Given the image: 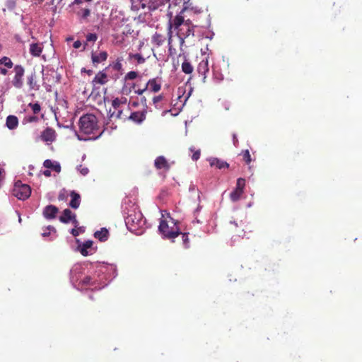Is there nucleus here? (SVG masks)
I'll use <instances>...</instances> for the list:
<instances>
[{
    "instance_id": "ea45409f",
    "label": "nucleus",
    "mask_w": 362,
    "mask_h": 362,
    "mask_svg": "<svg viewBox=\"0 0 362 362\" xmlns=\"http://www.w3.org/2000/svg\"><path fill=\"white\" fill-rule=\"evenodd\" d=\"M90 14V10L89 8H83L81 11V16L83 18H87Z\"/></svg>"
},
{
    "instance_id": "f3484780",
    "label": "nucleus",
    "mask_w": 362,
    "mask_h": 362,
    "mask_svg": "<svg viewBox=\"0 0 362 362\" xmlns=\"http://www.w3.org/2000/svg\"><path fill=\"white\" fill-rule=\"evenodd\" d=\"M27 83L30 90H37L40 89V85L37 84V75L35 71L30 74L27 78Z\"/></svg>"
},
{
    "instance_id": "72a5a7b5",
    "label": "nucleus",
    "mask_w": 362,
    "mask_h": 362,
    "mask_svg": "<svg viewBox=\"0 0 362 362\" xmlns=\"http://www.w3.org/2000/svg\"><path fill=\"white\" fill-rule=\"evenodd\" d=\"M182 234V244L185 248H189V233H180Z\"/></svg>"
},
{
    "instance_id": "4c0bfd02",
    "label": "nucleus",
    "mask_w": 362,
    "mask_h": 362,
    "mask_svg": "<svg viewBox=\"0 0 362 362\" xmlns=\"http://www.w3.org/2000/svg\"><path fill=\"white\" fill-rule=\"evenodd\" d=\"M189 150L193 153L192 156V158L193 160H197L199 157H200V155H201V152H200V150H197V151H194V149L193 148H190Z\"/></svg>"
},
{
    "instance_id": "a211bd4d",
    "label": "nucleus",
    "mask_w": 362,
    "mask_h": 362,
    "mask_svg": "<svg viewBox=\"0 0 362 362\" xmlns=\"http://www.w3.org/2000/svg\"><path fill=\"white\" fill-rule=\"evenodd\" d=\"M71 199L69 202V206L73 209H78L81 204V196L78 193L72 191L70 194Z\"/></svg>"
},
{
    "instance_id": "864d4df0",
    "label": "nucleus",
    "mask_w": 362,
    "mask_h": 362,
    "mask_svg": "<svg viewBox=\"0 0 362 362\" xmlns=\"http://www.w3.org/2000/svg\"><path fill=\"white\" fill-rule=\"evenodd\" d=\"M49 235V232H47H47H44V233H42V235L43 237H47V236H48Z\"/></svg>"
},
{
    "instance_id": "bf43d9fd",
    "label": "nucleus",
    "mask_w": 362,
    "mask_h": 362,
    "mask_svg": "<svg viewBox=\"0 0 362 362\" xmlns=\"http://www.w3.org/2000/svg\"><path fill=\"white\" fill-rule=\"evenodd\" d=\"M132 105L134 106V107H136L137 106V103L134 102V103H133Z\"/></svg>"
},
{
    "instance_id": "79ce46f5",
    "label": "nucleus",
    "mask_w": 362,
    "mask_h": 362,
    "mask_svg": "<svg viewBox=\"0 0 362 362\" xmlns=\"http://www.w3.org/2000/svg\"><path fill=\"white\" fill-rule=\"evenodd\" d=\"M25 121L29 123L37 122L39 120L37 116H29L25 118Z\"/></svg>"
},
{
    "instance_id": "a878e982",
    "label": "nucleus",
    "mask_w": 362,
    "mask_h": 362,
    "mask_svg": "<svg viewBox=\"0 0 362 362\" xmlns=\"http://www.w3.org/2000/svg\"><path fill=\"white\" fill-rule=\"evenodd\" d=\"M109 235L108 230L103 228L100 230H98L94 233V237L98 238L101 242H105L107 240Z\"/></svg>"
},
{
    "instance_id": "7ed1b4c3",
    "label": "nucleus",
    "mask_w": 362,
    "mask_h": 362,
    "mask_svg": "<svg viewBox=\"0 0 362 362\" xmlns=\"http://www.w3.org/2000/svg\"><path fill=\"white\" fill-rule=\"evenodd\" d=\"M169 218V221H160L158 230L165 238L173 240L177 237L181 232L177 226V222L171 217Z\"/></svg>"
},
{
    "instance_id": "b1692460",
    "label": "nucleus",
    "mask_w": 362,
    "mask_h": 362,
    "mask_svg": "<svg viewBox=\"0 0 362 362\" xmlns=\"http://www.w3.org/2000/svg\"><path fill=\"white\" fill-rule=\"evenodd\" d=\"M210 165L211 166H215L218 169L228 168L229 167L228 163L216 158H212L210 160Z\"/></svg>"
},
{
    "instance_id": "6ab92c4d",
    "label": "nucleus",
    "mask_w": 362,
    "mask_h": 362,
    "mask_svg": "<svg viewBox=\"0 0 362 362\" xmlns=\"http://www.w3.org/2000/svg\"><path fill=\"white\" fill-rule=\"evenodd\" d=\"M107 58V53L105 51L100 52L98 54L93 52L91 55L92 62L95 65L105 61Z\"/></svg>"
},
{
    "instance_id": "4d7b16f0",
    "label": "nucleus",
    "mask_w": 362,
    "mask_h": 362,
    "mask_svg": "<svg viewBox=\"0 0 362 362\" xmlns=\"http://www.w3.org/2000/svg\"><path fill=\"white\" fill-rule=\"evenodd\" d=\"M78 138L79 140H87V139L81 138L79 135H78Z\"/></svg>"
},
{
    "instance_id": "39448f33",
    "label": "nucleus",
    "mask_w": 362,
    "mask_h": 362,
    "mask_svg": "<svg viewBox=\"0 0 362 362\" xmlns=\"http://www.w3.org/2000/svg\"><path fill=\"white\" fill-rule=\"evenodd\" d=\"M31 194V188L27 184H23L21 180L14 183L12 194L20 200L27 199Z\"/></svg>"
},
{
    "instance_id": "7c9ffc66",
    "label": "nucleus",
    "mask_w": 362,
    "mask_h": 362,
    "mask_svg": "<svg viewBox=\"0 0 362 362\" xmlns=\"http://www.w3.org/2000/svg\"><path fill=\"white\" fill-rule=\"evenodd\" d=\"M132 88L134 90V93L139 95H143L148 90L146 83L141 87L139 83H135L132 85Z\"/></svg>"
},
{
    "instance_id": "4be33fe9",
    "label": "nucleus",
    "mask_w": 362,
    "mask_h": 362,
    "mask_svg": "<svg viewBox=\"0 0 362 362\" xmlns=\"http://www.w3.org/2000/svg\"><path fill=\"white\" fill-rule=\"evenodd\" d=\"M165 37L162 34L156 33L151 38V42L156 47H160L164 44Z\"/></svg>"
},
{
    "instance_id": "5701e85b",
    "label": "nucleus",
    "mask_w": 362,
    "mask_h": 362,
    "mask_svg": "<svg viewBox=\"0 0 362 362\" xmlns=\"http://www.w3.org/2000/svg\"><path fill=\"white\" fill-rule=\"evenodd\" d=\"M95 284V280H94L90 276H84L80 281L78 285L81 288H87L88 286H93Z\"/></svg>"
},
{
    "instance_id": "2eb2a0df",
    "label": "nucleus",
    "mask_w": 362,
    "mask_h": 362,
    "mask_svg": "<svg viewBox=\"0 0 362 362\" xmlns=\"http://www.w3.org/2000/svg\"><path fill=\"white\" fill-rule=\"evenodd\" d=\"M58 211L59 209L57 206L48 205L44 209L43 215L47 219H52L56 217Z\"/></svg>"
},
{
    "instance_id": "c85d7f7f",
    "label": "nucleus",
    "mask_w": 362,
    "mask_h": 362,
    "mask_svg": "<svg viewBox=\"0 0 362 362\" xmlns=\"http://www.w3.org/2000/svg\"><path fill=\"white\" fill-rule=\"evenodd\" d=\"M127 98L124 97H122L120 98H117L114 99L112 102V105L114 108V110H117L119 108H122L123 106H125L127 103Z\"/></svg>"
},
{
    "instance_id": "4468645a",
    "label": "nucleus",
    "mask_w": 362,
    "mask_h": 362,
    "mask_svg": "<svg viewBox=\"0 0 362 362\" xmlns=\"http://www.w3.org/2000/svg\"><path fill=\"white\" fill-rule=\"evenodd\" d=\"M146 84L147 88H149V90L153 93H157L161 89V83L158 78L150 79Z\"/></svg>"
},
{
    "instance_id": "20e7f679",
    "label": "nucleus",
    "mask_w": 362,
    "mask_h": 362,
    "mask_svg": "<svg viewBox=\"0 0 362 362\" xmlns=\"http://www.w3.org/2000/svg\"><path fill=\"white\" fill-rule=\"evenodd\" d=\"M124 221L129 230L136 233L143 224V215L136 207H133L127 213Z\"/></svg>"
},
{
    "instance_id": "3c124183",
    "label": "nucleus",
    "mask_w": 362,
    "mask_h": 362,
    "mask_svg": "<svg viewBox=\"0 0 362 362\" xmlns=\"http://www.w3.org/2000/svg\"><path fill=\"white\" fill-rule=\"evenodd\" d=\"M43 175L46 177H49L51 176V172L49 170H45L44 172H43Z\"/></svg>"
},
{
    "instance_id": "2f4dec72",
    "label": "nucleus",
    "mask_w": 362,
    "mask_h": 362,
    "mask_svg": "<svg viewBox=\"0 0 362 362\" xmlns=\"http://www.w3.org/2000/svg\"><path fill=\"white\" fill-rule=\"evenodd\" d=\"M243 190L239 189H235L230 194V198L233 202L239 200L243 194Z\"/></svg>"
},
{
    "instance_id": "c03bdc74",
    "label": "nucleus",
    "mask_w": 362,
    "mask_h": 362,
    "mask_svg": "<svg viewBox=\"0 0 362 362\" xmlns=\"http://www.w3.org/2000/svg\"><path fill=\"white\" fill-rule=\"evenodd\" d=\"M122 65L119 61H117L113 65V69L116 71H120L122 69Z\"/></svg>"
},
{
    "instance_id": "cd10ccee",
    "label": "nucleus",
    "mask_w": 362,
    "mask_h": 362,
    "mask_svg": "<svg viewBox=\"0 0 362 362\" xmlns=\"http://www.w3.org/2000/svg\"><path fill=\"white\" fill-rule=\"evenodd\" d=\"M44 167L47 169H52L57 173H59L61 171V166L59 163H54L51 160L47 159L44 161L43 163Z\"/></svg>"
},
{
    "instance_id": "c756f323",
    "label": "nucleus",
    "mask_w": 362,
    "mask_h": 362,
    "mask_svg": "<svg viewBox=\"0 0 362 362\" xmlns=\"http://www.w3.org/2000/svg\"><path fill=\"white\" fill-rule=\"evenodd\" d=\"M42 52V48L38 43H33L30 46V53L34 57H39Z\"/></svg>"
},
{
    "instance_id": "f257e3e1",
    "label": "nucleus",
    "mask_w": 362,
    "mask_h": 362,
    "mask_svg": "<svg viewBox=\"0 0 362 362\" xmlns=\"http://www.w3.org/2000/svg\"><path fill=\"white\" fill-rule=\"evenodd\" d=\"M186 8L177 14L175 17L170 13V18L168 25V45L170 46L172 42L173 32H176V35L181 39L182 42L184 39L189 36L194 35V25L190 19H185V13Z\"/></svg>"
},
{
    "instance_id": "aec40b11",
    "label": "nucleus",
    "mask_w": 362,
    "mask_h": 362,
    "mask_svg": "<svg viewBox=\"0 0 362 362\" xmlns=\"http://www.w3.org/2000/svg\"><path fill=\"white\" fill-rule=\"evenodd\" d=\"M108 81L107 75L104 71L98 72L93 80V83L104 85Z\"/></svg>"
},
{
    "instance_id": "680f3d73",
    "label": "nucleus",
    "mask_w": 362,
    "mask_h": 362,
    "mask_svg": "<svg viewBox=\"0 0 362 362\" xmlns=\"http://www.w3.org/2000/svg\"><path fill=\"white\" fill-rule=\"evenodd\" d=\"M86 171H88V169H86V170H83V174H86Z\"/></svg>"
},
{
    "instance_id": "603ef678",
    "label": "nucleus",
    "mask_w": 362,
    "mask_h": 362,
    "mask_svg": "<svg viewBox=\"0 0 362 362\" xmlns=\"http://www.w3.org/2000/svg\"><path fill=\"white\" fill-rule=\"evenodd\" d=\"M84 71H86L88 75H91L93 74V71L92 70H86L84 69Z\"/></svg>"
},
{
    "instance_id": "bb28decb",
    "label": "nucleus",
    "mask_w": 362,
    "mask_h": 362,
    "mask_svg": "<svg viewBox=\"0 0 362 362\" xmlns=\"http://www.w3.org/2000/svg\"><path fill=\"white\" fill-rule=\"evenodd\" d=\"M74 214H72L71 211L69 209H66L63 211L62 215L59 216V221L62 223H67L71 220Z\"/></svg>"
},
{
    "instance_id": "8fccbe9b",
    "label": "nucleus",
    "mask_w": 362,
    "mask_h": 362,
    "mask_svg": "<svg viewBox=\"0 0 362 362\" xmlns=\"http://www.w3.org/2000/svg\"><path fill=\"white\" fill-rule=\"evenodd\" d=\"M141 103L146 107H147V105H146V98L145 97H142L141 99Z\"/></svg>"
},
{
    "instance_id": "de8ad7c7",
    "label": "nucleus",
    "mask_w": 362,
    "mask_h": 362,
    "mask_svg": "<svg viewBox=\"0 0 362 362\" xmlns=\"http://www.w3.org/2000/svg\"><path fill=\"white\" fill-rule=\"evenodd\" d=\"M71 233L74 236L76 237L79 235V232L77 229L73 228L71 230Z\"/></svg>"
},
{
    "instance_id": "13d9d810",
    "label": "nucleus",
    "mask_w": 362,
    "mask_h": 362,
    "mask_svg": "<svg viewBox=\"0 0 362 362\" xmlns=\"http://www.w3.org/2000/svg\"><path fill=\"white\" fill-rule=\"evenodd\" d=\"M72 40H73L72 37H69V38L66 39L67 41H71Z\"/></svg>"
},
{
    "instance_id": "5fc2aeb1",
    "label": "nucleus",
    "mask_w": 362,
    "mask_h": 362,
    "mask_svg": "<svg viewBox=\"0 0 362 362\" xmlns=\"http://www.w3.org/2000/svg\"><path fill=\"white\" fill-rule=\"evenodd\" d=\"M74 3L75 4H80V3H81V0H75Z\"/></svg>"
},
{
    "instance_id": "393cba45",
    "label": "nucleus",
    "mask_w": 362,
    "mask_h": 362,
    "mask_svg": "<svg viewBox=\"0 0 362 362\" xmlns=\"http://www.w3.org/2000/svg\"><path fill=\"white\" fill-rule=\"evenodd\" d=\"M184 58H185V60L182 62V66H181L182 71L185 74H191L194 71V67H193L192 64H191V62L187 59H186L185 56H184Z\"/></svg>"
},
{
    "instance_id": "473e14b6",
    "label": "nucleus",
    "mask_w": 362,
    "mask_h": 362,
    "mask_svg": "<svg viewBox=\"0 0 362 362\" xmlns=\"http://www.w3.org/2000/svg\"><path fill=\"white\" fill-rule=\"evenodd\" d=\"M241 155H242L243 159L245 162V163L247 165H249L252 161V158H251V156L250 154L249 150L247 149V150L243 151L241 153Z\"/></svg>"
},
{
    "instance_id": "a19ab883",
    "label": "nucleus",
    "mask_w": 362,
    "mask_h": 362,
    "mask_svg": "<svg viewBox=\"0 0 362 362\" xmlns=\"http://www.w3.org/2000/svg\"><path fill=\"white\" fill-rule=\"evenodd\" d=\"M132 57L136 59L139 64H143L145 62V59L139 54H135Z\"/></svg>"
},
{
    "instance_id": "58836bf2",
    "label": "nucleus",
    "mask_w": 362,
    "mask_h": 362,
    "mask_svg": "<svg viewBox=\"0 0 362 362\" xmlns=\"http://www.w3.org/2000/svg\"><path fill=\"white\" fill-rule=\"evenodd\" d=\"M98 39V36L95 33H88L86 35V40L88 42H95Z\"/></svg>"
},
{
    "instance_id": "9d476101",
    "label": "nucleus",
    "mask_w": 362,
    "mask_h": 362,
    "mask_svg": "<svg viewBox=\"0 0 362 362\" xmlns=\"http://www.w3.org/2000/svg\"><path fill=\"white\" fill-rule=\"evenodd\" d=\"M154 166L156 170H163L165 173L170 169V164L163 156H158L154 160Z\"/></svg>"
},
{
    "instance_id": "c9c22d12",
    "label": "nucleus",
    "mask_w": 362,
    "mask_h": 362,
    "mask_svg": "<svg viewBox=\"0 0 362 362\" xmlns=\"http://www.w3.org/2000/svg\"><path fill=\"white\" fill-rule=\"evenodd\" d=\"M245 186V180L243 178H241V177L238 178L237 180L235 188L244 191Z\"/></svg>"
},
{
    "instance_id": "09e8293b",
    "label": "nucleus",
    "mask_w": 362,
    "mask_h": 362,
    "mask_svg": "<svg viewBox=\"0 0 362 362\" xmlns=\"http://www.w3.org/2000/svg\"><path fill=\"white\" fill-rule=\"evenodd\" d=\"M72 221V223L76 227L78 226V221L77 219L76 218V215L74 214V216L72 217V220H71Z\"/></svg>"
},
{
    "instance_id": "1a4fd4ad",
    "label": "nucleus",
    "mask_w": 362,
    "mask_h": 362,
    "mask_svg": "<svg viewBox=\"0 0 362 362\" xmlns=\"http://www.w3.org/2000/svg\"><path fill=\"white\" fill-rule=\"evenodd\" d=\"M93 242L92 240H87L78 246V250L84 257L93 255L95 251L93 247Z\"/></svg>"
},
{
    "instance_id": "f03ea898",
    "label": "nucleus",
    "mask_w": 362,
    "mask_h": 362,
    "mask_svg": "<svg viewBox=\"0 0 362 362\" xmlns=\"http://www.w3.org/2000/svg\"><path fill=\"white\" fill-rule=\"evenodd\" d=\"M78 126L81 134L92 135L89 139H96L103 134V131L100 130L98 119L93 114H86L81 116Z\"/></svg>"
},
{
    "instance_id": "052dcab7",
    "label": "nucleus",
    "mask_w": 362,
    "mask_h": 362,
    "mask_svg": "<svg viewBox=\"0 0 362 362\" xmlns=\"http://www.w3.org/2000/svg\"><path fill=\"white\" fill-rule=\"evenodd\" d=\"M86 171H88V169H86V170H83V174H86Z\"/></svg>"
},
{
    "instance_id": "412c9836",
    "label": "nucleus",
    "mask_w": 362,
    "mask_h": 362,
    "mask_svg": "<svg viewBox=\"0 0 362 362\" xmlns=\"http://www.w3.org/2000/svg\"><path fill=\"white\" fill-rule=\"evenodd\" d=\"M6 127L9 129H15L18 125V119L16 116L9 115L6 118Z\"/></svg>"
},
{
    "instance_id": "ddd939ff",
    "label": "nucleus",
    "mask_w": 362,
    "mask_h": 362,
    "mask_svg": "<svg viewBox=\"0 0 362 362\" xmlns=\"http://www.w3.org/2000/svg\"><path fill=\"white\" fill-rule=\"evenodd\" d=\"M146 109L142 111L133 112L128 117V119L132 120L135 123L141 124L146 119Z\"/></svg>"
},
{
    "instance_id": "e2e57ef3",
    "label": "nucleus",
    "mask_w": 362,
    "mask_h": 362,
    "mask_svg": "<svg viewBox=\"0 0 362 362\" xmlns=\"http://www.w3.org/2000/svg\"><path fill=\"white\" fill-rule=\"evenodd\" d=\"M86 171H88V169H86V170H83V174H86Z\"/></svg>"
},
{
    "instance_id": "9b49d317",
    "label": "nucleus",
    "mask_w": 362,
    "mask_h": 362,
    "mask_svg": "<svg viewBox=\"0 0 362 362\" xmlns=\"http://www.w3.org/2000/svg\"><path fill=\"white\" fill-rule=\"evenodd\" d=\"M129 112V108L126 107L125 108H119L117 110H114L111 114L110 117L112 118H115L118 119H122L123 121H126L128 119V113Z\"/></svg>"
},
{
    "instance_id": "0eeeda50",
    "label": "nucleus",
    "mask_w": 362,
    "mask_h": 362,
    "mask_svg": "<svg viewBox=\"0 0 362 362\" xmlns=\"http://www.w3.org/2000/svg\"><path fill=\"white\" fill-rule=\"evenodd\" d=\"M143 8L154 11L165 4L167 0H139Z\"/></svg>"
},
{
    "instance_id": "423d86ee",
    "label": "nucleus",
    "mask_w": 362,
    "mask_h": 362,
    "mask_svg": "<svg viewBox=\"0 0 362 362\" xmlns=\"http://www.w3.org/2000/svg\"><path fill=\"white\" fill-rule=\"evenodd\" d=\"M13 70L15 75L12 80V84L16 88H21L23 86L25 69L21 65H16Z\"/></svg>"
},
{
    "instance_id": "49530a36",
    "label": "nucleus",
    "mask_w": 362,
    "mask_h": 362,
    "mask_svg": "<svg viewBox=\"0 0 362 362\" xmlns=\"http://www.w3.org/2000/svg\"><path fill=\"white\" fill-rule=\"evenodd\" d=\"M233 144L237 146L238 145V140L235 134H233Z\"/></svg>"
},
{
    "instance_id": "f8f14e48",
    "label": "nucleus",
    "mask_w": 362,
    "mask_h": 362,
    "mask_svg": "<svg viewBox=\"0 0 362 362\" xmlns=\"http://www.w3.org/2000/svg\"><path fill=\"white\" fill-rule=\"evenodd\" d=\"M13 63L11 59L8 57H3L0 59V74L6 76L8 74L7 69H11Z\"/></svg>"
},
{
    "instance_id": "6e6d98bb",
    "label": "nucleus",
    "mask_w": 362,
    "mask_h": 362,
    "mask_svg": "<svg viewBox=\"0 0 362 362\" xmlns=\"http://www.w3.org/2000/svg\"><path fill=\"white\" fill-rule=\"evenodd\" d=\"M47 228H48L49 230H54V227H52V226H49L47 227Z\"/></svg>"
},
{
    "instance_id": "f704fd0d",
    "label": "nucleus",
    "mask_w": 362,
    "mask_h": 362,
    "mask_svg": "<svg viewBox=\"0 0 362 362\" xmlns=\"http://www.w3.org/2000/svg\"><path fill=\"white\" fill-rule=\"evenodd\" d=\"M28 106L31 107L34 114H37L41 110V107L38 103H29Z\"/></svg>"
},
{
    "instance_id": "6e6552de",
    "label": "nucleus",
    "mask_w": 362,
    "mask_h": 362,
    "mask_svg": "<svg viewBox=\"0 0 362 362\" xmlns=\"http://www.w3.org/2000/svg\"><path fill=\"white\" fill-rule=\"evenodd\" d=\"M56 131L52 127H47L40 134L42 141L47 143H52L56 140Z\"/></svg>"
},
{
    "instance_id": "dca6fc26",
    "label": "nucleus",
    "mask_w": 362,
    "mask_h": 362,
    "mask_svg": "<svg viewBox=\"0 0 362 362\" xmlns=\"http://www.w3.org/2000/svg\"><path fill=\"white\" fill-rule=\"evenodd\" d=\"M197 71L198 73L203 76L202 81L203 82L206 81V74L209 72V64L207 59L202 60L197 66Z\"/></svg>"
},
{
    "instance_id": "a18cd8bd",
    "label": "nucleus",
    "mask_w": 362,
    "mask_h": 362,
    "mask_svg": "<svg viewBox=\"0 0 362 362\" xmlns=\"http://www.w3.org/2000/svg\"><path fill=\"white\" fill-rule=\"evenodd\" d=\"M81 46V42L79 40H76L74 42L73 47L75 49H78Z\"/></svg>"
},
{
    "instance_id": "37998d69",
    "label": "nucleus",
    "mask_w": 362,
    "mask_h": 362,
    "mask_svg": "<svg viewBox=\"0 0 362 362\" xmlns=\"http://www.w3.org/2000/svg\"><path fill=\"white\" fill-rule=\"evenodd\" d=\"M163 99V95H157V96H155L153 98V104L157 106L158 103L159 102H160Z\"/></svg>"
},
{
    "instance_id": "e433bc0d",
    "label": "nucleus",
    "mask_w": 362,
    "mask_h": 362,
    "mask_svg": "<svg viewBox=\"0 0 362 362\" xmlns=\"http://www.w3.org/2000/svg\"><path fill=\"white\" fill-rule=\"evenodd\" d=\"M138 76V73L134 71L128 72L125 76V80H134Z\"/></svg>"
}]
</instances>
